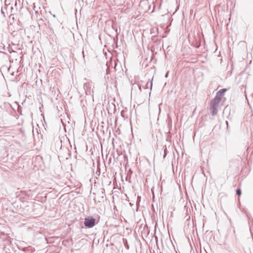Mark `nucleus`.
<instances>
[{
	"label": "nucleus",
	"instance_id": "13",
	"mask_svg": "<svg viewBox=\"0 0 253 253\" xmlns=\"http://www.w3.org/2000/svg\"><path fill=\"white\" fill-rule=\"evenodd\" d=\"M82 54H83V57H84V51H82Z\"/></svg>",
	"mask_w": 253,
	"mask_h": 253
},
{
	"label": "nucleus",
	"instance_id": "17",
	"mask_svg": "<svg viewBox=\"0 0 253 253\" xmlns=\"http://www.w3.org/2000/svg\"><path fill=\"white\" fill-rule=\"evenodd\" d=\"M1 13H2V14H4V12H3V10H2V9H1Z\"/></svg>",
	"mask_w": 253,
	"mask_h": 253
},
{
	"label": "nucleus",
	"instance_id": "14",
	"mask_svg": "<svg viewBox=\"0 0 253 253\" xmlns=\"http://www.w3.org/2000/svg\"><path fill=\"white\" fill-rule=\"evenodd\" d=\"M155 38H156V36H154L152 38V40H154Z\"/></svg>",
	"mask_w": 253,
	"mask_h": 253
},
{
	"label": "nucleus",
	"instance_id": "8",
	"mask_svg": "<svg viewBox=\"0 0 253 253\" xmlns=\"http://www.w3.org/2000/svg\"><path fill=\"white\" fill-rule=\"evenodd\" d=\"M167 152H168L167 148L166 147H165V148L164 150V155H163L164 158H165L166 157V156L167 155Z\"/></svg>",
	"mask_w": 253,
	"mask_h": 253
},
{
	"label": "nucleus",
	"instance_id": "9",
	"mask_svg": "<svg viewBox=\"0 0 253 253\" xmlns=\"http://www.w3.org/2000/svg\"><path fill=\"white\" fill-rule=\"evenodd\" d=\"M241 194H242V191H241V189H240V188L237 189V190H236V194L238 196H240L241 195Z\"/></svg>",
	"mask_w": 253,
	"mask_h": 253
},
{
	"label": "nucleus",
	"instance_id": "20",
	"mask_svg": "<svg viewBox=\"0 0 253 253\" xmlns=\"http://www.w3.org/2000/svg\"><path fill=\"white\" fill-rule=\"evenodd\" d=\"M113 106L114 107V108H115V105L114 104H113Z\"/></svg>",
	"mask_w": 253,
	"mask_h": 253
},
{
	"label": "nucleus",
	"instance_id": "16",
	"mask_svg": "<svg viewBox=\"0 0 253 253\" xmlns=\"http://www.w3.org/2000/svg\"><path fill=\"white\" fill-rule=\"evenodd\" d=\"M112 28H113V29H115V28H114V25H113V24L112 25Z\"/></svg>",
	"mask_w": 253,
	"mask_h": 253
},
{
	"label": "nucleus",
	"instance_id": "12",
	"mask_svg": "<svg viewBox=\"0 0 253 253\" xmlns=\"http://www.w3.org/2000/svg\"><path fill=\"white\" fill-rule=\"evenodd\" d=\"M140 196H138L137 197V204H138V200L140 201Z\"/></svg>",
	"mask_w": 253,
	"mask_h": 253
},
{
	"label": "nucleus",
	"instance_id": "5",
	"mask_svg": "<svg viewBox=\"0 0 253 253\" xmlns=\"http://www.w3.org/2000/svg\"><path fill=\"white\" fill-rule=\"evenodd\" d=\"M217 107H218L210 105V110L212 116H214L217 113Z\"/></svg>",
	"mask_w": 253,
	"mask_h": 253
},
{
	"label": "nucleus",
	"instance_id": "1",
	"mask_svg": "<svg viewBox=\"0 0 253 253\" xmlns=\"http://www.w3.org/2000/svg\"><path fill=\"white\" fill-rule=\"evenodd\" d=\"M96 224V219L92 216H88L84 218V225L86 228H92Z\"/></svg>",
	"mask_w": 253,
	"mask_h": 253
},
{
	"label": "nucleus",
	"instance_id": "10",
	"mask_svg": "<svg viewBox=\"0 0 253 253\" xmlns=\"http://www.w3.org/2000/svg\"><path fill=\"white\" fill-rule=\"evenodd\" d=\"M193 46H194L196 47H199L200 45V43L199 42H196V43L195 44H192Z\"/></svg>",
	"mask_w": 253,
	"mask_h": 253
},
{
	"label": "nucleus",
	"instance_id": "3",
	"mask_svg": "<svg viewBox=\"0 0 253 253\" xmlns=\"http://www.w3.org/2000/svg\"><path fill=\"white\" fill-rule=\"evenodd\" d=\"M221 100L220 98H218L217 97L215 96L214 98H213L211 101L210 103V105L213 106H216L218 107V104L220 103V101Z\"/></svg>",
	"mask_w": 253,
	"mask_h": 253
},
{
	"label": "nucleus",
	"instance_id": "11",
	"mask_svg": "<svg viewBox=\"0 0 253 253\" xmlns=\"http://www.w3.org/2000/svg\"><path fill=\"white\" fill-rule=\"evenodd\" d=\"M169 74V71L167 72V73H166V75H165V77L168 78Z\"/></svg>",
	"mask_w": 253,
	"mask_h": 253
},
{
	"label": "nucleus",
	"instance_id": "7",
	"mask_svg": "<svg viewBox=\"0 0 253 253\" xmlns=\"http://www.w3.org/2000/svg\"><path fill=\"white\" fill-rule=\"evenodd\" d=\"M123 242H124V245H125V247H126L127 249H129V246H128V245L127 244V240H126V239H125V240L123 239Z\"/></svg>",
	"mask_w": 253,
	"mask_h": 253
},
{
	"label": "nucleus",
	"instance_id": "4",
	"mask_svg": "<svg viewBox=\"0 0 253 253\" xmlns=\"http://www.w3.org/2000/svg\"><path fill=\"white\" fill-rule=\"evenodd\" d=\"M226 91V88L221 89L217 92L215 96L217 97L218 98H220V99L221 100L222 97L223 96Z\"/></svg>",
	"mask_w": 253,
	"mask_h": 253
},
{
	"label": "nucleus",
	"instance_id": "18",
	"mask_svg": "<svg viewBox=\"0 0 253 253\" xmlns=\"http://www.w3.org/2000/svg\"><path fill=\"white\" fill-rule=\"evenodd\" d=\"M226 124H227V125L228 126V122H227V121H226Z\"/></svg>",
	"mask_w": 253,
	"mask_h": 253
},
{
	"label": "nucleus",
	"instance_id": "15",
	"mask_svg": "<svg viewBox=\"0 0 253 253\" xmlns=\"http://www.w3.org/2000/svg\"><path fill=\"white\" fill-rule=\"evenodd\" d=\"M153 189H154V187H153L152 189H151V191L152 192H153Z\"/></svg>",
	"mask_w": 253,
	"mask_h": 253
},
{
	"label": "nucleus",
	"instance_id": "19",
	"mask_svg": "<svg viewBox=\"0 0 253 253\" xmlns=\"http://www.w3.org/2000/svg\"><path fill=\"white\" fill-rule=\"evenodd\" d=\"M115 31L116 32V33H117V29L115 30Z\"/></svg>",
	"mask_w": 253,
	"mask_h": 253
},
{
	"label": "nucleus",
	"instance_id": "2",
	"mask_svg": "<svg viewBox=\"0 0 253 253\" xmlns=\"http://www.w3.org/2000/svg\"><path fill=\"white\" fill-rule=\"evenodd\" d=\"M94 87L93 84L92 82H86L84 84V88L86 95L93 96V87Z\"/></svg>",
	"mask_w": 253,
	"mask_h": 253
},
{
	"label": "nucleus",
	"instance_id": "6",
	"mask_svg": "<svg viewBox=\"0 0 253 253\" xmlns=\"http://www.w3.org/2000/svg\"><path fill=\"white\" fill-rule=\"evenodd\" d=\"M152 85H153V82L152 81H148L147 83L146 84L144 88L145 89H148L149 87H150V90H152Z\"/></svg>",
	"mask_w": 253,
	"mask_h": 253
},
{
	"label": "nucleus",
	"instance_id": "21",
	"mask_svg": "<svg viewBox=\"0 0 253 253\" xmlns=\"http://www.w3.org/2000/svg\"><path fill=\"white\" fill-rule=\"evenodd\" d=\"M157 32H158V28H157Z\"/></svg>",
	"mask_w": 253,
	"mask_h": 253
}]
</instances>
